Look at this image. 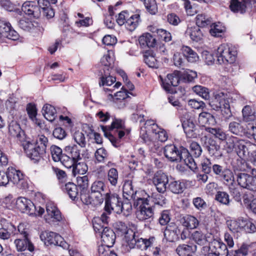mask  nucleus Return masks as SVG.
Instances as JSON below:
<instances>
[{"label":"nucleus","mask_w":256,"mask_h":256,"mask_svg":"<svg viewBox=\"0 0 256 256\" xmlns=\"http://www.w3.org/2000/svg\"><path fill=\"white\" fill-rule=\"evenodd\" d=\"M164 154L171 162H184L192 171L198 168L196 162L190 155L188 150L183 147L178 150L174 144H168L164 148Z\"/></svg>","instance_id":"f257e3e1"},{"label":"nucleus","mask_w":256,"mask_h":256,"mask_svg":"<svg viewBox=\"0 0 256 256\" xmlns=\"http://www.w3.org/2000/svg\"><path fill=\"white\" fill-rule=\"evenodd\" d=\"M48 140L44 135H39L36 141H24L22 146L27 156L34 162H38L45 153Z\"/></svg>","instance_id":"f03ea898"},{"label":"nucleus","mask_w":256,"mask_h":256,"mask_svg":"<svg viewBox=\"0 0 256 256\" xmlns=\"http://www.w3.org/2000/svg\"><path fill=\"white\" fill-rule=\"evenodd\" d=\"M148 197L138 198L134 203L136 208V216L140 220L150 219L154 216V209L148 203Z\"/></svg>","instance_id":"7ed1b4c3"},{"label":"nucleus","mask_w":256,"mask_h":256,"mask_svg":"<svg viewBox=\"0 0 256 256\" xmlns=\"http://www.w3.org/2000/svg\"><path fill=\"white\" fill-rule=\"evenodd\" d=\"M64 152L66 154H63L62 164L68 168H72L75 162L82 159V155L76 145L66 146Z\"/></svg>","instance_id":"20e7f679"},{"label":"nucleus","mask_w":256,"mask_h":256,"mask_svg":"<svg viewBox=\"0 0 256 256\" xmlns=\"http://www.w3.org/2000/svg\"><path fill=\"white\" fill-rule=\"evenodd\" d=\"M114 228L118 236L122 237L126 243H128L130 240L134 238L136 230V226L134 224H132L131 228H128L124 222L120 221L116 222L114 224Z\"/></svg>","instance_id":"39448f33"},{"label":"nucleus","mask_w":256,"mask_h":256,"mask_svg":"<svg viewBox=\"0 0 256 256\" xmlns=\"http://www.w3.org/2000/svg\"><path fill=\"white\" fill-rule=\"evenodd\" d=\"M40 238L46 244H54L61 246L64 248H67L69 247L68 244L59 234L52 232H42L40 235Z\"/></svg>","instance_id":"423d86ee"},{"label":"nucleus","mask_w":256,"mask_h":256,"mask_svg":"<svg viewBox=\"0 0 256 256\" xmlns=\"http://www.w3.org/2000/svg\"><path fill=\"white\" fill-rule=\"evenodd\" d=\"M230 9L234 12L244 14L248 10L254 8L256 10V0H231L230 5Z\"/></svg>","instance_id":"0eeeda50"},{"label":"nucleus","mask_w":256,"mask_h":256,"mask_svg":"<svg viewBox=\"0 0 256 256\" xmlns=\"http://www.w3.org/2000/svg\"><path fill=\"white\" fill-rule=\"evenodd\" d=\"M46 214L44 216L46 222L49 224L62 222L63 218L60 211L52 202H48L46 206Z\"/></svg>","instance_id":"6e6552de"},{"label":"nucleus","mask_w":256,"mask_h":256,"mask_svg":"<svg viewBox=\"0 0 256 256\" xmlns=\"http://www.w3.org/2000/svg\"><path fill=\"white\" fill-rule=\"evenodd\" d=\"M138 232H136L134 238L130 240V242L127 244L130 248H136L141 250H148L149 248L152 246L154 240L155 238L154 236H151L149 238H139L136 235Z\"/></svg>","instance_id":"1a4fd4ad"},{"label":"nucleus","mask_w":256,"mask_h":256,"mask_svg":"<svg viewBox=\"0 0 256 256\" xmlns=\"http://www.w3.org/2000/svg\"><path fill=\"white\" fill-rule=\"evenodd\" d=\"M105 210L108 214L111 210H114L116 213L120 214V206L122 202L120 201V198L118 195L107 192L105 194Z\"/></svg>","instance_id":"9d476101"},{"label":"nucleus","mask_w":256,"mask_h":256,"mask_svg":"<svg viewBox=\"0 0 256 256\" xmlns=\"http://www.w3.org/2000/svg\"><path fill=\"white\" fill-rule=\"evenodd\" d=\"M106 188V185L104 182L101 180H96L94 182L90 188V192L92 198H96V204H102L105 194L103 192Z\"/></svg>","instance_id":"9b49d317"},{"label":"nucleus","mask_w":256,"mask_h":256,"mask_svg":"<svg viewBox=\"0 0 256 256\" xmlns=\"http://www.w3.org/2000/svg\"><path fill=\"white\" fill-rule=\"evenodd\" d=\"M237 182L242 188L256 192V180L254 176L246 173H239L237 174Z\"/></svg>","instance_id":"f8f14e48"},{"label":"nucleus","mask_w":256,"mask_h":256,"mask_svg":"<svg viewBox=\"0 0 256 256\" xmlns=\"http://www.w3.org/2000/svg\"><path fill=\"white\" fill-rule=\"evenodd\" d=\"M8 174L10 182L16 185L18 188H24L27 187V182L24 178L22 174L15 168L10 167L8 168Z\"/></svg>","instance_id":"ddd939ff"},{"label":"nucleus","mask_w":256,"mask_h":256,"mask_svg":"<svg viewBox=\"0 0 256 256\" xmlns=\"http://www.w3.org/2000/svg\"><path fill=\"white\" fill-rule=\"evenodd\" d=\"M256 146L250 142H245L243 140H240L236 143L235 152L238 156L242 159L244 160L248 157L249 154Z\"/></svg>","instance_id":"4468645a"},{"label":"nucleus","mask_w":256,"mask_h":256,"mask_svg":"<svg viewBox=\"0 0 256 256\" xmlns=\"http://www.w3.org/2000/svg\"><path fill=\"white\" fill-rule=\"evenodd\" d=\"M146 128L148 130H152V134H155L156 138L161 142H165L168 138L166 131L160 128L153 120L146 121Z\"/></svg>","instance_id":"2eb2a0df"},{"label":"nucleus","mask_w":256,"mask_h":256,"mask_svg":"<svg viewBox=\"0 0 256 256\" xmlns=\"http://www.w3.org/2000/svg\"><path fill=\"white\" fill-rule=\"evenodd\" d=\"M152 180L159 192L164 193L166 191L168 182L167 175L162 172H158L154 174Z\"/></svg>","instance_id":"dca6fc26"},{"label":"nucleus","mask_w":256,"mask_h":256,"mask_svg":"<svg viewBox=\"0 0 256 256\" xmlns=\"http://www.w3.org/2000/svg\"><path fill=\"white\" fill-rule=\"evenodd\" d=\"M16 204L22 212H26L29 215H32L36 211V206L30 200L24 197L18 198L16 200Z\"/></svg>","instance_id":"f3484780"},{"label":"nucleus","mask_w":256,"mask_h":256,"mask_svg":"<svg viewBox=\"0 0 256 256\" xmlns=\"http://www.w3.org/2000/svg\"><path fill=\"white\" fill-rule=\"evenodd\" d=\"M182 126L187 137L194 138L196 136V126L192 117L188 115L184 119H182Z\"/></svg>","instance_id":"a211bd4d"},{"label":"nucleus","mask_w":256,"mask_h":256,"mask_svg":"<svg viewBox=\"0 0 256 256\" xmlns=\"http://www.w3.org/2000/svg\"><path fill=\"white\" fill-rule=\"evenodd\" d=\"M225 181L231 184L229 186L230 195L234 198L236 201L239 202L240 200V194L238 190L234 188L233 185L234 176L232 172L228 169L225 170Z\"/></svg>","instance_id":"6ab92c4d"},{"label":"nucleus","mask_w":256,"mask_h":256,"mask_svg":"<svg viewBox=\"0 0 256 256\" xmlns=\"http://www.w3.org/2000/svg\"><path fill=\"white\" fill-rule=\"evenodd\" d=\"M134 182V178L133 176L124 182L122 188L123 196L128 200L134 199L136 198V190H134L132 185Z\"/></svg>","instance_id":"aec40b11"},{"label":"nucleus","mask_w":256,"mask_h":256,"mask_svg":"<svg viewBox=\"0 0 256 256\" xmlns=\"http://www.w3.org/2000/svg\"><path fill=\"white\" fill-rule=\"evenodd\" d=\"M0 28H2V37L16 40L18 38V33L14 30L9 22H2L0 23Z\"/></svg>","instance_id":"412c9836"},{"label":"nucleus","mask_w":256,"mask_h":256,"mask_svg":"<svg viewBox=\"0 0 256 256\" xmlns=\"http://www.w3.org/2000/svg\"><path fill=\"white\" fill-rule=\"evenodd\" d=\"M102 240L106 246L112 247L114 244L116 234L110 228L105 227L100 234Z\"/></svg>","instance_id":"4be33fe9"},{"label":"nucleus","mask_w":256,"mask_h":256,"mask_svg":"<svg viewBox=\"0 0 256 256\" xmlns=\"http://www.w3.org/2000/svg\"><path fill=\"white\" fill-rule=\"evenodd\" d=\"M190 239L199 245H204L212 240L210 234H206L200 230H196L191 233Z\"/></svg>","instance_id":"5701e85b"},{"label":"nucleus","mask_w":256,"mask_h":256,"mask_svg":"<svg viewBox=\"0 0 256 256\" xmlns=\"http://www.w3.org/2000/svg\"><path fill=\"white\" fill-rule=\"evenodd\" d=\"M22 10L28 16H32L34 18H38L42 12L40 8L34 2H26L22 6Z\"/></svg>","instance_id":"b1692460"},{"label":"nucleus","mask_w":256,"mask_h":256,"mask_svg":"<svg viewBox=\"0 0 256 256\" xmlns=\"http://www.w3.org/2000/svg\"><path fill=\"white\" fill-rule=\"evenodd\" d=\"M18 26L20 28L26 31L33 30L42 33L44 30V28L40 26L38 23H32L26 18H22L18 21Z\"/></svg>","instance_id":"393cba45"},{"label":"nucleus","mask_w":256,"mask_h":256,"mask_svg":"<svg viewBox=\"0 0 256 256\" xmlns=\"http://www.w3.org/2000/svg\"><path fill=\"white\" fill-rule=\"evenodd\" d=\"M180 230L174 223L168 224L164 232V236L167 241L172 242L178 238Z\"/></svg>","instance_id":"a878e982"},{"label":"nucleus","mask_w":256,"mask_h":256,"mask_svg":"<svg viewBox=\"0 0 256 256\" xmlns=\"http://www.w3.org/2000/svg\"><path fill=\"white\" fill-rule=\"evenodd\" d=\"M111 70L109 68L98 70V75L100 76V86H111L116 80L114 77L110 76Z\"/></svg>","instance_id":"bb28decb"},{"label":"nucleus","mask_w":256,"mask_h":256,"mask_svg":"<svg viewBox=\"0 0 256 256\" xmlns=\"http://www.w3.org/2000/svg\"><path fill=\"white\" fill-rule=\"evenodd\" d=\"M215 123L214 116L210 113L202 112L198 115V124L201 127H206Z\"/></svg>","instance_id":"cd10ccee"},{"label":"nucleus","mask_w":256,"mask_h":256,"mask_svg":"<svg viewBox=\"0 0 256 256\" xmlns=\"http://www.w3.org/2000/svg\"><path fill=\"white\" fill-rule=\"evenodd\" d=\"M14 243L17 250L18 252L24 251L26 249L30 252L34 250V245L28 238H17L14 240Z\"/></svg>","instance_id":"c85d7f7f"},{"label":"nucleus","mask_w":256,"mask_h":256,"mask_svg":"<svg viewBox=\"0 0 256 256\" xmlns=\"http://www.w3.org/2000/svg\"><path fill=\"white\" fill-rule=\"evenodd\" d=\"M186 34L189 36L192 41L196 42H201L204 37L202 31L197 26L188 28L186 32Z\"/></svg>","instance_id":"c756f323"},{"label":"nucleus","mask_w":256,"mask_h":256,"mask_svg":"<svg viewBox=\"0 0 256 256\" xmlns=\"http://www.w3.org/2000/svg\"><path fill=\"white\" fill-rule=\"evenodd\" d=\"M114 55L112 51H108L106 54L104 55L100 60L101 66L99 70L109 68L112 70L114 66Z\"/></svg>","instance_id":"7c9ffc66"},{"label":"nucleus","mask_w":256,"mask_h":256,"mask_svg":"<svg viewBox=\"0 0 256 256\" xmlns=\"http://www.w3.org/2000/svg\"><path fill=\"white\" fill-rule=\"evenodd\" d=\"M8 132L12 136L16 138L20 142H24V132L16 122L12 121L10 124Z\"/></svg>","instance_id":"2f4dec72"},{"label":"nucleus","mask_w":256,"mask_h":256,"mask_svg":"<svg viewBox=\"0 0 256 256\" xmlns=\"http://www.w3.org/2000/svg\"><path fill=\"white\" fill-rule=\"evenodd\" d=\"M138 42L142 48H145L146 46L154 48L156 44V38L149 33H146L140 36Z\"/></svg>","instance_id":"473e14b6"},{"label":"nucleus","mask_w":256,"mask_h":256,"mask_svg":"<svg viewBox=\"0 0 256 256\" xmlns=\"http://www.w3.org/2000/svg\"><path fill=\"white\" fill-rule=\"evenodd\" d=\"M178 72H174L173 74H168L166 82H162V86L166 91H170V86H177L180 82V78L178 76Z\"/></svg>","instance_id":"72a5a7b5"},{"label":"nucleus","mask_w":256,"mask_h":256,"mask_svg":"<svg viewBox=\"0 0 256 256\" xmlns=\"http://www.w3.org/2000/svg\"><path fill=\"white\" fill-rule=\"evenodd\" d=\"M244 120L248 124L256 122V114L254 108L250 106H245L242 110Z\"/></svg>","instance_id":"f704fd0d"},{"label":"nucleus","mask_w":256,"mask_h":256,"mask_svg":"<svg viewBox=\"0 0 256 256\" xmlns=\"http://www.w3.org/2000/svg\"><path fill=\"white\" fill-rule=\"evenodd\" d=\"M196 245L189 246L187 244L179 245L176 249V252L179 256H192V254L196 250Z\"/></svg>","instance_id":"c9c22d12"},{"label":"nucleus","mask_w":256,"mask_h":256,"mask_svg":"<svg viewBox=\"0 0 256 256\" xmlns=\"http://www.w3.org/2000/svg\"><path fill=\"white\" fill-rule=\"evenodd\" d=\"M72 136L74 142L81 148H84L86 144V138L82 130H74L72 132Z\"/></svg>","instance_id":"e433bc0d"},{"label":"nucleus","mask_w":256,"mask_h":256,"mask_svg":"<svg viewBox=\"0 0 256 256\" xmlns=\"http://www.w3.org/2000/svg\"><path fill=\"white\" fill-rule=\"evenodd\" d=\"M181 50L184 56L190 62H196L198 60L199 57L197 53L188 46H184Z\"/></svg>","instance_id":"4c0bfd02"},{"label":"nucleus","mask_w":256,"mask_h":256,"mask_svg":"<svg viewBox=\"0 0 256 256\" xmlns=\"http://www.w3.org/2000/svg\"><path fill=\"white\" fill-rule=\"evenodd\" d=\"M101 128L103 132H104V134L106 137H108L110 142H112V144L115 146V147H118L120 146V139H121L125 134V132L123 130H119L118 132V138H114L112 135L110 134L108 132H106V128L107 126H101Z\"/></svg>","instance_id":"58836bf2"},{"label":"nucleus","mask_w":256,"mask_h":256,"mask_svg":"<svg viewBox=\"0 0 256 256\" xmlns=\"http://www.w3.org/2000/svg\"><path fill=\"white\" fill-rule=\"evenodd\" d=\"M42 114L44 118L50 122H53L56 117V111L54 106L46 104L42 108Z\"/></svg>","instance_id":"ea45409f"},{"label":"nucleus","mask_w":256,"mask_h":256,"mask_svg":"<svg viewBox=\"0 0 256 256\" xmlns=\"http://www.w3.org/2000/svg\"><path fill=\"white\" fill-rule=\"evenodd\" d=\"M140 15L138 14H132L126 20V28L130 31H134L140 22Z\"/></svg>","instance_id":"a19ab883"},{"label":"nucleus","mask_w":256,"mask_h":256,"mask_svg":"<svg viewBox=\"0 0 256 256\" xmlns=\"http://www.w3.org/2000/svg\"><path fill=\"white\" fill-rule=\"evenodd\" d=\"M196 22L197 26L199 28H204L210 26L212 24L211 17L205 14H200L196 16Z\"/></svg>","instance_id":"79ce46f5"},{"label":"nucleus","mask_w":256,"mask_h":256,"mask_svg":"<svg viewBox=\"0 0 256 256\" xmlns=\"http://www.w3.org/2000/svg\"><path fill=\"white\" fill-rule=\"evenodd\" d=\"M240 230L248 233H253L256 231V226L250 220L241 217Z\"/></svg>","instance_id":"37998d69"},{"label":"nucleus","mask_w":256,"mask_h":256,"mask_svg":"<svg viewBox=\"0 0 256 256\" xmlns=\"http://www.w3.org/2000/svg\"><path fill=\"white\" fill-rule=\"evenodd\" d=\"M186 188V184L182 180L172 181L168 185L169 190L174 194L182 193Z\"/></svg>","instance_id":"c03bdc74"},{"label":"nucleus","mask_w":256,"mask_h":256,"mask_svg":"<svg viewBox=\"0 0 256 256\" xmlns=\"http://www.w3.org/2000/svg\"><path fill=\"white\" fill-rule=\"evenodd\" d=\"M182 224L188 228L194 229L199 225V221L196 217L191 215H187L183 218Z\"/></svg>","instance_id":"a18cd8bd"},{"label":"nucleus","mask_w":256,"mask_h":256,"mask_svg":"<svg viewBox=\"0 0 256 256\" xmlns=\"http://www.w3.org/2000/svg\"><path fill=\"white\" fill-rule=\"evenodd\" d=\"M212 103V106L216 110L221 109L224 106V93L222 92H216Z\"/></svg>","instance_id":"49530a36"},{"label":"nucleus","mask_w":256,"mask_h":256,"mask_svg":"<svg viewBox=\"0 0 256 256\" xmlns=\"http://www.w3.org/2000/svg\"><path fill=\"white\" fill-rule=\"evenodd\" d=\"M237 254H242L243 256L252 254L256 256V244H253L250 246L242 245L241 248L236 250Z\"/></svg>","instance_id":"de8ad7c7"},{"label":"nucleus","mask_w":256,"mask_h":256,"mask_svg":"<svg viewBox=\"0 0 256 256\" xmlns=\"http://www.w3.org/2000/svg\"><path fill=\"white\" fill-rule=\"evenodd\" d=\"M64 190L66 192L70 198L74 200L76 198L78 194V186L72 182H68L66 184L63 188Z\"/></svg>","instance_id":"09e8293b"},{"label":"nucleus","mask_w":256,"mask_h":256,"mask_svg":"<svg viewBox=\"0 0 256 256\" xmlns=\"http://www.w3.org/2000/svg\"><path fill=\"white\" fill-rule=\"evenodd\" d=\"M144 61L150 68H157L159 66V62L156 59L153 52H151L145 53L144 55Z\"/></svg>","instance_id":"8fccbe9b"},{"label":"nucleus","mask_w":256,"mask_h":256,"mask_svg":"<svg viewBox=\"0 0 256 256\" xmlns=\"http://www.w3.org/2000/svg\"><path fill=\"white\" fill-rule=\"evenodd\" d=\"M227 50L228 54L225 60L230 64L234 63L237 55V50L236 48L230 44H227L225 46V50Z\"/></svg>","instance_id":"3c124183"},{"label":"nucleus","mask_w":256,"mask_h":256,"mask_svg":"<svg viewBox=\"0 0 256 256\" xmlns=\"http://www.w3.org/2000/svg\"><path fill=\"white\" fill-rule=\"evenodd\" d=\"M72 168V173L74 175L76 174H84L88 170L86 164L84 162L80 161L75 162Z\"/></svg>","instance_id":"603ef678"},{"label":"nucleus","mask_w":256,"mask_h":256,"mask_svg":"<svg viewBox=\"0 0 256 256\" xmlns=\"http://www.w3.org/2000/svg\"><path fill=\"white\" fill-rule=\"evenodd\" d=\"M209 144L210 145L208 146L207 147L210 154L215 156H219L222 155L220 146L217 142L214 140H210Z\"/></svg>","instance_id":"864d4df0"},{"label":"nucleus","mask_w":256,"mask_h":256,"mask_svg":"<svg viewBox=\"0 0 256 256\" xmlns=\"http://www.w3.org/2000/svg\"><path fill=\"white\" fill-rule=\"evenodd\" d=\"M107 179L112 186H116L118 180V172L115 168H110L107 172Z\"/></svg>","instance_id":"5fc2aeb1"},{"label":"nucleus","mask_w":256,"mask_h":256,"mask_svg":"<svg viewBox=\"0 0 256 256\" xmlns=\"http://www.w3.org/2000/svg\"><path fill=\"white\" fill-rule=\"evenodd\" d=\"M192 91L204 100L210 98V92L208 88L202 86H195L192 87Z\"/></svg>","instance_id":"6e6d98bb"},{"label":"nucleus","mask_w":256,"mask_h":256,"mask_svg":"<svg viewBox=\"0 0 256 256\" xmlns=\"http://www.w3.org/2000/svg\"><path fill=\"white\" fill-rule=\"evenodd\" d=\"M86 192H80V198L83 204L86 205L91 204L94 206H96L101 204H94L96 198H92L91 192L90 195V196L88 193H86Z\"/></svg>","instance_id":"4d7b16f0"},{"label":"nucleus","mask_w":256,"mask_h":256,"mask_svg":"<svg viewBox=\"0 0 256 256\" xmlns=\"http://www.w3.org/2000/svg\"><path fill=\"white\" fill-rule=\"evenodd\" d=\"M226 222L227 226L230 231L234 232L240 230L241 217L236 220H227Z\"/></svg>","instance_id":"13d9d810"},{"label":"nucleus","mask_w":256,"mask_h":256,"mask_svg":"<svg viewBox=\"0 0 256 256\" xmlns=\"http://www.w3.org/2000/svg\"><path fill=\"white\" fill-rule=\"evenodd\" d=\"M50 152L52 160L56 162L60 161L62 163L63 154L62 149L56 146H52L50 147Z\"/></svg>","instance_id":"bf43d9fd"},{"label":"nucleus","mask_w":256,"mask_h":256,"mask_svg":"<svg viewBox=\"0 0 256 256\" xmlns=\"http://www.w3.org/2000/svg\"><path fill=\"white\" fill-rule=\"evenodd\" d=\"M144 125V126L141 128L140 136L144 142L148 145H150L152 142V138L150 135V133L152 132V130H148V128H146V122Z\"/></svg>","instance_id":"052dcab7"},{"label":"nucleus","mask_w":256,"mask_h":256,"mask_svg":"<svg viewBox=\"0 0 256 256\" xmlns=\"http://www.w3.org/2000/svg\"><path fill=\"white\" fill-rule=\"evenodd\" d=\"M210 26V33L212 36L215 37H218L222 36V34L223 33V27L220 22H212Z\"/></svg>","instance_id":"680f3d73"},{"label":"nucleus","mask_w":256,"mask_h":256,"mask_svg":"<svg viewBox=\"0 0 256 256\" xmlns=\"http://www.w3.org/2000/svg\"><path fill=\"white\" fill-rule=\"evenodd\" d=\"M94 156L98 162H104L108 156V153L105 148H101L96 150Z\"/></svg>","instance_id":"e2e57ef3"},{"label":"nucleus","mask_w":256,"mask_h":256,"mask_svg":"<svg viewBox=\"0 0 256 256\" xmlns=\"http://www.w3.org/2000/svg\"><path fill=\"white\" fill-rule=\"evenodd\" d=\"M26 111L30 118L32 121H36L38 125L40 126V123L38 122L36 119L37 110L35 105L32 104H28L26 106Z\"/></svg>","instance_id":"0e129e2a"},{"label":"nucleus","mask_w":256,"mask_h":256,"mask_svg":"<svg viewBox=\"0 0 256 256\" xmlns=\"http://www.w3.org/2000/svg\"><path fill=\"white\" fill-rule=\"evenodd\" d=\"M132 204L127 200L124 202H122L120 206V213L122 212L124 215L127 216L132 212Z\"/></svg>","instance_id":"69168bd1"},{"label":"nucleus","mask_w":256,"mask_h":256,"mask_svg":"<svg viewBox=\"0 0 256 256\" xmlns=\"http://www.w3.org/2000/svg\"><path fill=\"white\" fill-rule=\"evenodd\" d=\"M76 179L78 186L82 188L80 192H87V188L88 186V177L86 176H78Z\"/></svg>","instance_id":"338daca9"},{"label":"nucleus","mask_w":256,"mask_h":256,"mask_svg":"<svg viewBox=\"0 0 256 256\" xmlns=\"http://www.w3.org/2000/svg\"><path fill=\"white\" fill-rule=\"evenodd\" d=\"M191 154L196 158L199 157L202 152V149L200 144L195 142H192L190 144Z\"/></svg>","instance_id":"774afa93"}]
</instances>
